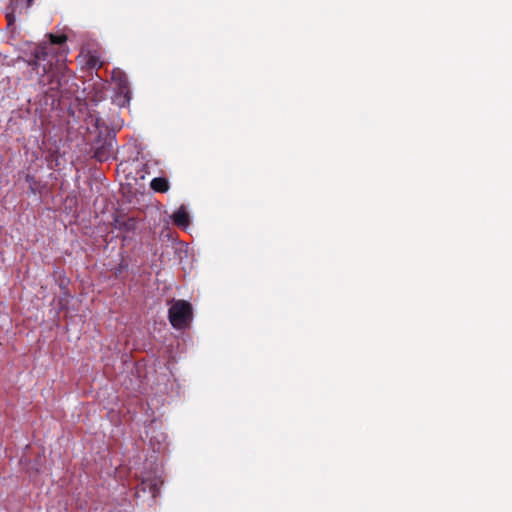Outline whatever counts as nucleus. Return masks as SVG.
<instances>
[{
	"instance_id": "3",
	"label": "nucleus",
	"mask_w": 512,
	"mask_h": 512,
	"mask_svg": "<svg viewBox=\"0 0 512 512\" xmlns=\"http://www.w3.org/2000/svg\"><path fill=\"white\" fill-rule=\"evenodd\" d=\"M34 0H10L6 8V19L11 25L15 22L16 17L27 14L28 9L33 5Z\"/></svg>"
},
{
	"instance_id": "6",
	"label": "nucleus",
	"mask_w": 512,
	"mask_h": 512,
	"mask_svg": "<svg viewBox=\"0 0 512 512\" xmlns=\"http://www.w3.org/2000/svg\"><path fill=\"white\" fill-rule=\"evenodd\" d=\"M172 220L178 227L186 228L190 224V217L184 206L173 213Z\"/></svg>"
},
{
	"instance_id": "2",
	"label": "nucleus",
	"mask_w": 512,
	"mask_h": 512,
	"mask_svg": "<svg viewBox=\"0 0 512 512\" xmlns=\"http://www.w3.org/2000/svg\"><path fill=\"white\" fill-rule=\"evenodd\" d=\"M168 318L176 329L187 327L192 320V306L185 300H175L168 310Z\"/></svg>"
},
{
	"instance_id": "8",
	"label": "nucleus",
	"mask_w": 512,
	"mask_h": 512,
	"mask_svg": "<svg viewBox=\"0 0 512 512\" xmlns=\"http://www.w3.org/2000/svg\"><path fill=\"white\" fill-rule=\"evenodd\" d=\"M150 187L155 192L165 193L169 190V182L164 177H156L152 179Z\"/></svg>"
},
{
	"instance_id": "1",
	"label": "nucleus",
	"mask_w": 512,
	"mask_h": 512,
	"mask_svg": "<svg viewBox=\"0 0 512 512\" xmlns=\"http://www.w3.org/2000/svg\"><path fill=\"white\" fill-rule=\"evenodd\" d=\"M32 56L29 65L38 75L40 91L48 97H58L69 71L64 59L52 55L49 45H37Z\"/></svg>"
},
{
	"instance_id": "7",
	"label": "nucleus",
	"mask_w": 512,
	"mask_h": 512,
	"mask_svg": "<svg viewBox=\"0 0 512 512\" xmlns=\"http://www.w3.org/2000/svg\"><path fill=\"white\" fill-rule=\"evenodd\" d=\"M49 38V42H43L40 45H49L51 47V54L58 56L60 59L62 58V54L55 51L54 45H62L67 41V36L64 34L54 35L52 33L47 34Z\"/></svg>"
},
{
	"instance_id": "5",
	"label": "nucleus",
	"mask_w": 512,
	"mask_h": 512,
	"mask_svg": "<svg viewBox=\"0 0 512 512\" xmlns=\"http://www.w3.org/2000/svg\"><path fill=\"white\" fill-rule=\"evenodd\" d=\"M112 80L116 83L118 93L124 96L125 102H129L130 87L126 75L121 71H114Z\"/></svg>"
},
{
	"instance_id": "9",
	"label": "nucleus",
	"mask_w": 512,
	"mask_h": 512,
	"mask_svg": "<svg viewBox=\"0 0 512 512\" xmlns=\"http://www.w3.org/2000/svg\"><path fill=\"white\" fill-rule=\"evenodd\" d=\"M87 66L91 69H99L102 67L103 62L96 55H89L86 62Z\"/></svg>"
},
{
	"instance_id": "11",
	"label": "nucleus",
	"mask_w": 512,
	"mask_h": 512,
	"mask_svg": "<svg viewBox=\"0 0 512 512\" xmlns=\"http://www.w3.org/2000/svg\"><path fill=\"white\" fill-rule=\"evenodd\" d=\"M94 157L99 161L105 160L108 157V152H106V148L104 146L101 148H97L95 150Z\"/></svg>"
},
{
	"instance_id": "10",
	"label": "nucleus",
	"mask_w": 512,
	"mask_h": 512,
	"mask_svg": "<svg viewBox=\"0 0 512 512\" xmlns=\"http://www.w3.org/2000/svg\"><path fill=\"white\" fill-rule=\"evenodd\" d=\"M115 222H116V227L119 229L124 228V229L130 230V229L134 228L133 219H128L127 221H124V220L121 221L119 219H116Z\"/></svg>"
},
{
	"instance_id": "4",
	"label": "nucleus",
	"mask_w": 512,
	"mask_h": 512,
	"mask_svg": "<svg viewBox=\"0 0 512 512\" xmlns=\"http://www.w3.org/2000/svg\"><path fill=\"white\" fill-rule=\"evenodd\" d=\"M163 484V480L160 476H149L146 478H143L140 485L137 487L136 495L138 496L139 492H149L152 496V498H156L159 494L160 487Z\"/></svg>"
}]
</instances>
